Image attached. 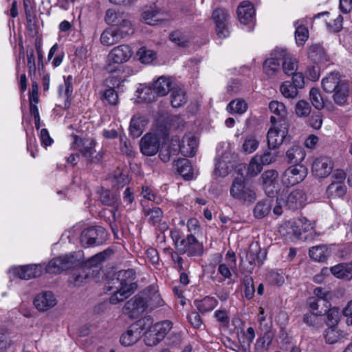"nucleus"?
<instances>
[{
	"mask_svg": "<svg viewBox=\"0 0 352 352\" xmlns=\"http://www.w3.org/2000/svg\"><path fill=\"white\" fill-rule=\"evenodd\" d=\"M323 90L332 94V99L336 104L344 106L349 104L352 93V86L339 72H331L322 78Z\"/></svg>",
	"mask_w": 352,
	"mask_h": 352,
	"instance_id": "obj_1",
	"label": "nucleus"
},
{
	"mask_svg": "<svg viewBox=\"0 0 352 352\" xmlns=\"http://www.w3.org/2000/svg\"><path fill=\"white\" fill-rule=\"evenodd\" d=\"M133 52L128 45H120L110 50L107 55L104 69L109 74H120L123 72L124 63L131 57Z\"/></svg>",
	"mask_w": 352,
	"mask_h": 352,
	"instance_id": "obj_2",
	"label": "nucleus"
},
{
	"mask_svg": "<svg viewBox=\"0 0 352 352\" xmlns=\"http://www.w3.org/2000/svg\"><path fill=\"white\" fill-rule=\"evenodd\" d=\"M116 277L109 280L106 288L111 291L113 288H120L131 294L134 293L138 287L135 282V272L133 269L120 270L116 274Z\"/></svg>",
	"mask_w": 352,
	"mask_h": 352,
	"instance_id": "obj_3",
	"label": "nucleus"
},
{
	"mask_svg": "<svg viewBox=\"0 0 352 352\" xmlns=\"http://www.w3.org/2000/svg\"><path fill=\"white\" fill-rule=\"evenodd\" d=\"M151 323L147 324L148 329L142 333L144 343L149 346L157 345L173 327V323L170 320H164L153 325H151Z\"/></svg>",
	"mask_w": 352,
	"mask_h": 352,
	"instance_id": "obj_4",
	"label": "nucleus"
},
{
	"mask_svg": "<svg viewBox=\"0 0 352 352\" xmlns=\"http://www.w3.org/2000/svg\"><path fill=\"white\" fill-rule=\"evenodd\" d=\"M230 195L243 203L252 204L256 199L254 190L248 185L243 177L235 178L230 186Z\"/></svg>",
	"mask_w": 352,
	"mask_h": 352,
	"instance_id": "obj_5",
	"label": "nucleus"
},
{
	"mask_svg": "<svg viewBox=\"0 0 352 352\" xmlns=\"http://www.w3.org/2000/svg\"><path fill=\"white\" fill-rule=\"evenodd\" d=\"M107 239V232L101 226H91L85 229L80 234V241L83 247L89 248L103 244Z\"/></svg>",
	"mask_w": 352,
	"mask_h": 352,
	"instance_id": "obj_6",
	"label": "nucleus"
},
{
	"mask_svg": "<svg viewBox=\"0 0 352 352\" xmlns=\"http://www.w3.org/2000/svg\"><path fill=\"white\" fill-rule=\"evenodd\" d=\"M96 144V142L93 138H81L76 135L74 136V148L90 163H99L102 159V155L99 153L94 155Z\"/></svg>",
	"mask_w": 352,
	"mask_h": 352,
	"instance_id": "obj_7",
	"label": "nucleus"
},
{
	"mask_svg": "<svg viewBox=\"0 0 352 352\" xmlns=\"http://www.w3.org/2000/svg\"><path fill=\"white\" fill-rule=\"evenodd\" d=\"M151 322V318L148 316L131 324L120 337L122 345L129 346L136 343L142 337V331L146 329V324Z\"/></svg>",
	"mask_w": 352,
	"mask_h": 352,
	"instance_id": "obj_8",
	"label": "nucleus"
},
{
	"mask_svg": "<svg viewBox=\"0 0 352 352\" xmlns=\"http://www.w3.org/2000/svg\"><path fill=\"white\" fill-rule=\"evenodd\" d=\"M178 252L186 254L188 256H200L204 253V245L199 242L194 234H188L177 245Z\"/></svg>",
	"mask_w": 352,
	"mask_h": 352,
	"instance_id": "obj_9",
	"label": "nucleus"
},
{
	"mask_svg": "<svg viewBox=\"0 0 352 352\" xmlns=\"http://www.w3.org/2000/svg\"><path fill=\"white\" fill-rule=\"evenodd\" d=\"M268 148L270 149L278 148L283 142L290 141L288 136V128L286 122L280 123L278 126L270 129L267 135Z\"/></svg>",
	"mask_w": 352,
	"mask_h": 352,
	"instance_id": "obj_10",
	"label": "nucleus"
},
{
	"mask_svg": "<svg viewBox=\"0 0 352 352\" xmlns=\"http://www.w3.org/2000/svg\"><path fill=\"white\" fill-rule=\"evenodd\" d=\"M307 168L303 165H293L287 168L281 175L283 184L293 186L302 182L307 175Z\"/></svg>",
	"mask_w": 352,
	"mask_h": 352,
	"instance_id": "obj_11",
	"label": "nucleus"
},
{
	"mask_svg": "<svg viewBox=\"0 0 352 352\" xmlns=\"http://www.w3.org/2000/svg\"><path fill=\"white\" fill-rule=\"evenodd\" d=\"M78 264V259L74 254L61 256L51 260L45 267L46 272L50 274H60L76 267Z\"/></svg>",
	"mask_w": 352,
	"mask_h": 352,
	"instance_id": "obj_12",
	"label": "nucleus"
},
{
	"mask_svg": "<svg viewBox=\"0 0 352 352\" xmlns=\"http://www.w3.org/2000/svg\"><path fill=\"white\" fill-rule=\"evenodd\" d=\"M147 311V308L140 293L128 300L123 307V312L131 318H137L144 312Z\"/></svg>",
	"mask_w": 352,
	"mask_h": 352,
	"instance_id": "obj_13",
	"label": "nucleus"
},
{
	"mask_svg": "<svg viewBox=\"0 0 352 352\" xmlns=\"http://www.w3.org/2000/svg\"><path fill=\"white\" fill-rule=\"evenodd\" d=\"M148 311L162 307L164 302L156 286L151 285L140 292Z\"/></svg>",
	"mask_w": 352,
	"mask_h": 352,
	"instance_id": "obj_14",
	"label": "nucleus"
},
{
	"mask_svg": "<svg viewBox=\"0 0 352 352\" xmlns=\"http://www.w3.org/2000/svg\"><path fill=\"white\" fill-rule=\"evenodd\" d=\"M278 173L271 169L265 171L261 176L263 188L268 197H274L279 188Z\"/></svg>",
	"mask_w": 352,
	"mask_h": 352,
	"instance_id": "obj_15",
	"label": "nucleus"
},
{
	"mask_svg": "<svg viewBox=\"0 0 352 352\" xmlns=\"http://www.w3.org/2000/svg\"><path fill=\"white\" fill-rule=\"evenodd\" d=\"M160 140L159 137L153 133H146L140 140V147L143 155H155L160 151Z\"/></svg>",
	"mask_w": 352,
	"mask_h": 352,
	"instance_id": "obj_16",
	"label": "nucleus"
},
{
	"mask_svg": "<svg viewBox=\"0 0 352 352\" xmlns=\"http://www.w3.org/2000/svg\"><path fill=\"white\" fill-rule=\"evenodd\" d=\"M228 14L223 9H216L213 11L212 18L215 23V30L219 38H226L229 36L230 31L227 21Z\"/></svg>",
	"mask_w": 352,
	"mask_h": 352,
	"instance_id": "obj_17",
	"label": "nucleus"
},
{
	"mask_svg": "<svg viewBox=\"0 0 352 352\" xmlns=\"http://www.w3.org/2000/svg\"><path fill=\"white\" fill-rule=\"evenodd\" d=\"M276 57H279L283 61V71L287 76H291L298 69V63L296 58L293 57L285 49H275Z\"/></svg>",
	"mask_w": 352,
	"mask_h": 352,
	"instance_id": "obj_18",
	"label": "nucleus"
},
{
	"mask_svg": "<svg viewBox=\"0 0 352 352\" xmlns=\"http://www.w3.org/2000/svg\"><path fill=\"white\" fill-rule=\"evenodd\" d=\"M99 199L103 205L113 208L110 212L111 213L113 221H115L116 220L117 208L121 203L119 194L116 192L102 188L100 192Z\"/></svg>",
	"mask_w": 352,
	"mask_h": 352,
	"instance_id": "obj_19",
	"label": "nucleus"
},
{
	"mask_svg": "<svg viewBox=\"0 0 352 352\" xmlns=\"http://www.w3.org/2000/svg\"><path fill=\"white\" fill-rule=\"evenodd\" d=\"M333 165L332 161L329 157H318L312 164V174L318 178L327 177L331 173Z\"/></svg>",
	"mask_w": 352,
	"mask_h": 352,
	"instance_id": "obj_20",
	"label": "nucleus"
},
{
	"mask_svg": "<svg viewBox=\"0 0 352 352\" xmlns=\"http://www.w3.org/2000/svg\"><path fill=\"white\" fill-rule=\"evenodd\" d=\"M57 302L53 292L47 291L38 294L35 296L33 303L38 311H45L56 306Z\"/></svg>",
	"mask_w": 352,
	"mask_h": 352,
	"instance_id": "obj_21",
	"label": "nucleus"
},
{
	"mask_svg": "<svg viewBox=\"0 0 352 352\" xmlns=\"http://www.w3.org/2000/svg\"><path fill=\"white\" fill-rule=\"evenodd\" d=\"M236 13L241 23L251 26L254 25L255 10L250 2H241L237 8Z\"/></svg>",
	"mask_w": 352,
	"mask_h": 352,
	"instance_id": "obj_22",
	"label": "nucleus"
},
{
	"mask_svg": "<svg viewBox=\"0 0 352 352\" xmlns=\"http://www.w3.org/2000/svg\"><path fill=\"white\" fill-rule=\"evenodd\" d=\"M307 195L301 190L296 189L292 191L285 200V206L289 210H297L305 206Z\"/></svg>",
	"mask_w": 352,
	"mask_h": 352,
	"instance_id": "obj_23",
	"label": "nucleus"
},
{
	"mask_svg": "<svg viewBox=\"0 0 352 352\" xmlns=\"http://www.w3.org/2000/svg\"><path fill=\"white\" fill-rule=\"evenodd\" d=\"M179 142V149L182 155L186 157H192L195 155L197 141L194 135L192 133L186 134Z\"/></svg>",
	"mask_w": 352,
	"mask_h": 352,
	"instance_id": "obj_24",
	"label": "nucleus"
},
{
	"mask_svg": "<svg viewBox=\"0 0 352 352\" xmlns=\"http://www.w3.org/2000/svg\"><path fill=\"white\" fill-rule=\"evenodd\" d=\"M12 270L19 278L29 280L39 276L42 273V267L38 265H28L14 267Z\"/></svg>",
	"mask_w": 352,
	"mask_h": 352,
	"instance_id": "obj_25",
	"label": "nucleus"
},
{
	"mask_svg": "<svg viewBox=\"0 0 352 352\" xmlns=\"http://www.w3.org/2000/svg\"><path fill=\"white\" fill-rule=\"evenodd\" d=\"M142 214L147 222L153 226H159L164 217L163 211L160 208L146 206L143 203Z\"/></svg>",
	"mask_w": 352,
	"mask_h": 352,
	"instance_id": "obj_26",
	"label": "nucleus"
},
{
	"mask_svg": "<svg viewBox=\"0 0 352 352\" xmlns=\"http://www.w3.org/2000/svg\"><path fill=\"white\" fill-rule=\"evenodd\" d=\"M173 87L171 78L165 76L159 77L152 85L153 91L159 96H166Z\"/></svg>",
	"mask_w": 352,
	"mask_h": 352,
	"instance_id": "obj_27",
	"label": "nucleus"
},
{
	"mask_svg": "<svg viewBox=\"0 0 352 352\" xmlns=\"http://www.w3.org/2000/svg\"><path fill=\"white\" fill-rule=\"evenodd\" d=\"M193 302L201 314L212 311L218 305V300L210 296H206L201 299H195Z\"/></svg>",
	"mask_w": 352,
	"mask_h": 352,
	"instance_id": "obj_28",
	"label": "nucleus"
},
{
	"mask_svg": "<svg viewBox=\"0 0 352 352\" xmlns=\"http://www.w3.org/2000/svg\"><path fill=\"white\" fill-rule=\"evenodd\" d=\"M269 109L270 111L275 114L278 118H276L274 116H271L270 121L272 123L275 122H285L284 118L287 116V109L285 105L280 102L278 101H272L269 104Z\"/></svg>",
	"mask_w": 352,
	"mask_h": 352,
	"instance_id": "obj_29",
	"label": "nucleus"
},
{
	"mask_svg": "<svg viewBox=\"0 0 352 352\" xmlns=\"http://www.w3.org/2000/svg\"><path fill=\"white\" fill-rule=\"evenodd\" d=\"M331 274L338 278L352 279V262L339 263L330 268Z\"/></svg>",
	"mask_w": 352,
	"mask_h": 352,
	"instance_id": "obj_30",
	"label": "nucleus"
},
{
	"mask_svg": "<svg viewBox=\"0 0 352 352\" xmlns=\"http://www.w3.org/2000/svg\"><path fill=\"white\" fill-rule=\"evenodd\" d=\"M74 270L69 280L76 286H80L87 279L89 278L90 271L82 265L79 263L74 267Z\"/></svg>",
	"mask_w": 352,
	"mask_h": 352,
	"instance_id": "obj_31",
	"label": "nucleus"
},
{
	"mask_svg": "<svg viewBox=\"0 0 352 352\" xmlns=\"http://www.w3.org/2000/svg\"><path fill=\"white\" fill-rule=\"evenodd\" d=\"M305 151L303 148L294 145L289 148L286 152V160L289 164H298L305 157Z\"/></svg>",
	"mask_w": 352,
	"mask_h": 352,
	"instance_id": "obj_32",
	"label": "nucleus"
},
{
	"mask_svg": "<svg viewBox=\"0 0 352 352\" xmlns=\"http://www.w3.org/2000/svg\"><path fill=\"white\" fill-rule=\"evenodd\" d=\"M121 40L120 36L114 28L105 29L100 35V42L104 46H111Z\"/></svg>",
	"mask_w": 352,
	"mask_h": 352,
	"instance_id": "obj_33",
	"label": "nucleus"
},
{
	"mask_svg": "<svg viewBox=\"0 0 352 352\" xmlns=\"http://www.w3.org/2000/svg\"><path fill=\"white\" fill-rule=\"evenodd\" d=\"M175 166L178 173L186 180H190L193 177L191 164L188 159H179L175 162Z\"/></svg>",
	"mask_w": 352,
	"mask_h": 352,
	"instance_id": "obj_34",
	"label": "nucleus"
},
{
	"mask_svg": "<svg viewBox=\"0 0 352 352\" xmlns=\"http://www.w3.org/2000/svg\"><path fill=\"white\" fill-rule=\"evenodd\" d=\"M272 58H267L263 63V70L265 73L270 76L275 75L277 72H280V62L279 57H276L275 50L272 53Z\"/></svg>",
	"mask_w": 352,
	"mask_h": 352,
	"instance_id": "obj_35",
	"label": "nucleus"
},
{
	"mask_svg": "<svg viewBox=\"0 0 352 352\" xmlns=\"http://www.w3.org/2000/svg\"><path fill=\"white\" fill-rule=\"evenodd\" d=\"M170 102L175 108H178L186 102V96L185 91L179 87H173L170 91Z\"/></svg>",
	"mask_w": 352,
	"mask_h": 352,
	"instance_id": "obj_36",
	"label": "nucleus"
},
{
	"mask_svg": "<svg viewBox=\"0 0 352 352\" xmlns=\"http://www.w3.org/2000/svg\"><path fill=\"white\" fill-rule=\"evenodd\" d=\"M309 256L318 262H324L328 257L327 248L325 245H320L311 248L309 251Z\"/></svg>",
	"mask_w": 352,
	"mask_h": 352,
	"instance_id": "obj_37",
	"label": "nucleus"
},
{
	"mask_svg": "<svg viewBox=\"0 0 352 352\" xmlns=\"http://www.w3.org/2000/svg\"><path fill=\"white\" fill-rule=\"evenodd\" d=\"M114 28L120 36L121 39L126 36L133 34L134 32L133 25L126 15Z\"/></svg>",
	"mask_w": 352,
	"mask_h": 352,
	"instance_id": "obj_38",
	"label": "nucleus"
},
{
	"mask_svg": "<svg viewBox=\"0 0 352 352\" xmlns=\"http://www.w3.org/2000/svg\"><path fill=\"white\" fill-rule=\"evenodd\" d=\"M125 16L126 14L124 12H117L116 10L110 8L106 11L104 21L108 25L117 26Z\"/></svg>",
	"mask_w": 352,
	"mask_h": 352,
	"instance_id": "obj_39",
	"label": "nucleus"
},
{
	"mask_svg": "<svg viewBox=\"0 0 352 352\" xmlns=\"http://www.w3.org/2000/svg\"><path fill=\"white\" fill-rule=\"evenodd\" d=\"M342 337V332L338 329V327H330L324 331V338L326 343L332 344L337 342Z\"/></svg>",
	"mask_w": 352,
	"mask_h": 352,
	"instance_id": "obj_40",
	"label": "nucleus"
},
{
	"mask_svg": "<svg viewBox=\"0 0 352 352\" xmlns=\"http://www.w3.org/2000/svg\"><path fill=\"white\" fill-rule=\"evenodd\" d=\"M248 104L243 99H236L232 100L227 106V111L231 113L242 114L246 111Z\"/></svg>",
	"mask_w": 352,
	"mask_h": 352,
	"instance_id": "obj_41",
	"label": "nucleus"
},
{
	"mask_svg": "<svg viewBox=\"0 0 352 352\" xmlns=\"http://www.w3.org/2000/svg\"><path fill=\"white\" fill-rule=\"evenodd\" d=\"M248 254H252V256L254 263L261 265L265 261L267 255L265 250H261L258 243L251 244L249 250H248Z\"/></svg>",
	"mask_w": 352,
	"mask_h": 352,
	"instance_id": "obj_42",
	"label": "nucleus"
},
{
	"mask_svg": "<svg viewBox=\"0 0 352 352\" xmlns=\"http://www.w3.org/2000/svg\"><path fill=\"white\" fill-rule=\"evenodd\" d=\"M272 204L270 200L258 201L254 208V215L257 219L265 217L270 211Z\"/></svg>",
	"mask_w": 352,
	"mask_h": 352,
	"instance_id": "obj_43",
	"label": "nucleus"
},
{
	"mask_svg": "<svg viewBox=\"0 0 352 352\" xmlns=\"http://www.w3.org/2000/svg\"><path fill=\"white\" fill-rule=\"evenodd\" d=\"M143 120L140 117L133 116L130 122L129 131L133 138L140 137L143 133Z\"/></svg>",
	"mask_w": 352,
	"mask_h": 352,
	"instance_id": "obj_44",
	"label": "nucleus"
},
{
	"mask_svg": "<svg viewBox=\"0 0 352 352\" xmlns=\"http://www.w3.org/2000/svg\"><path fill=\"white\" fill-rule=\"evenodd\" d=\"M346 191V186L343 182H333L329 185L327 189V192L329 196L331 197H343Z\"/></svg>",
	"mask_w": 352,
	"mask_h": 352,
	"instance_id": "obj_45",
	"label": "nucleus"
},
{
	"mask_svg": "<svg viewBox=\"0 0 352 352\" xmlns=\"http://www.w3.org/2000/svg\"><path fill=\"white\" fill-rule=\"evenodd\" d=\"M307 303L313 313L318 315H322L323 313L327 312V309L324 310L322 309H319L320 305H325L326 308H328L329 305L328 301L323 300L322 299H318L316 297H310L308 299Z\"/></svg>",
	"mask_w": 352,
	"mask_h": 352,
	"instance_id": "obj_46",
	"label": "nucleus"
},
{
	"mask_svg": "<svg viewBox=\"0 0 352 352\" xmlns=\"http://www.w3.org/2000/svg\"><path fill=\"white\" fill-rule=\"evenodd\" d=\"M309 57L314 62H321L325 58L324 50L319 44L311 45L309 50Z\"/></svg>",
	"mask_w": 352,
	"mask_h": 352,
	"instance_id": "obj_47",
	"label": "nucleus"
},
{
	"mask_svg": "<svg viewBox=\"0 0 352 352\" xmlns=\"http://www.w3.org/2000/svg\"><path fill=\"white\" fill-rule=\"evenodd\" d=\"M298 21L294 23V26L296 27L295 31V39L298 45H302L309 37V32L307 27L298 25Z\"/></svg>",
	"mask_w": 352,
	"mask_h": 352,
	"instance_id": "obj_48",
	"label": "nucleus"
},
{
	"mask_svg": "<svg viewBox=\"0 0 352 352\" xmlns=\"http://www.w3.org/2000/svg\"><path fill=\"white\" fill-rule=\"evenodd\" d=\"M263 169V165L258 160V156L255 155L253 157L248 166L247 175L250 177H254L258 175Z\"/></svg>",
	"mask_w": 352,
	"mask_h": 352,
	"instance_id": "obj_49",
	"label": "nucleus"
},
{
	"mask_svg": "<svg viewBox=\"0 0 352 352\" xmlns=\"http://www.w3.org/2000/svg\"><path fill=\"white\" fill-rule=\"evenodd\" d=\"M283 96L287 98H294L298 95V89L289 80L285 81L280 87Z\"/></svg>",
	"mask_w": 352,
	"mask_h": 352,
	"instance_id": "obj_50",
	"label": "nucleus"
},
{
	"mask_svg": "<svg viewBox=\"0 0 352 352\" xmlns=\"http://www.w3.org/2000/svg\"><path fill=\"white\" fill-rule=\"evenodd\" d=\"M309 97L312 105L318 110L322 109L324 102L318 88H312L309 91Z\"/></svg>",
	"mask_w": 352,
	"mask_h": 352,
	"instance_id": "obj_51",
	"label": "nucleus"
},
{
	"mask_svg": "<svg viewBox=\"0 0 352 352\" xmlns=\"http://www.w3.org/2000/svg\"><path fill=\"white\" fill-rule=\"evenodd\" d=\"M252 254H248V251L245 252L243 255L240 256L241 262L240 265L241 267L248 273H252L256 265L254 260L252 256Z\"/></svg>",
	"mask_w": 352,
	"mask_h": 352,
	"instance_id": "obj_52",
	"label": "nucleus"
},
{
	"mask_svg": "<svg viewBox=\"0 0 352 352\" xmlns=\"http://www.w3.org/2000/svg\"><path fill=\"white\" fill-rule=\"evenodd\" d=\"M137 56L140 61L144 64H149L155 58V53L153 50H147L145 47L139 49Z\"/></svg>",
	"mask_w": 352,
	"mask_h": 352,
	"instance_id": "obj_53",
	"label": "nucleus"
},
{
	"mask_svg": "<svg viewBox=\"0 0 352 352\" xmlns=\"http://www.w3.org/2000/svg\"><path fill=\"white\" fill-rule=\"evenodd\" d=\"M169 38L172 42L179 47H186L189 42L188 36L180 30L171 32L169 34Z\"/></svg>",
	"mask_w": 352,
	"mask_h": 352,
	"instance_id": "obj_54",
	"label": "nucleus"
},
{
	"mask_svg": "<svg viewBox=\"0 0 352 352\" xmlns=\"http://www.w3.org/2000/svg\"><path fill=\"white\" fill-rule=\"evenodd\" d=\"M113 293L109 298V302L112 305H116L129 297L132 294L120 288H113Z\"/></svg>",
	"mask_w": 352,
	"mask_h": 352,
	"instance_id": "obj_55",
	"label": "nucleus"
},
{
	"mask_svg": "<svg viewBox=\"0 0 352 352\" xmlns=\"http://www.w3.org/2000/svg\"><path fill=\"white\" fill-rule=\"evenodd\" d=\"M340 309L338 307H333L328 309L327 312L326 324L330 327H337L340 321Z\"/></svg>",
	"mask_w": 352,
	"mask_h": 352,
	"instance_id": "obj_56",
	"label": "nucleus"
},
{
	"mask_svg": "<svg viewBox=\"0 0 352 352\" xmlns=\"http://www.w3.org/2000/svg\"><path fill=\"white\" fill-rule=\"evenodd\" d=\"M258 141L253 136H248L242 145V151L245 154L254 152L258 147Z\"/></svg>",
	"mask_w": 352,
	"mask_h": 352,
	"instance_id": "obj_57",
	"label": "nucleus"
},
{
	"mask_svg": "<svg viewBox=\"0 0 352 352\" xmlns=\"http://www.w3.org/2000/svg\"><path fill=\"white\" fill-rule=\"evenodd\" d=\"M295 112L298 117H307L311 112V106L307 101L301 100L296 103Z\"/></svg>",
	"mask_w": 352,
	"mask_h": 352,
	"instance_id": "obj_58",
	"label": "nucleus"
},
{
	"mask_svg": "<svg viewBox=\"0 0 352 352\" xmlns=\"http://www.w3.org/2000/svg\"><path fill=\"white\" fill-rule=\"evenodd\" d=\"M243 283L244 285V295L246 298L251 299L253 298L255 293V288L254 286V280L252 277L245 276L243 278Z\"/></svg>",
	"mask_w": 352,
	"mask_h": 352,
	"instance_id": "obj_59",
	"label": "nucleus"
},
{
	"mask_svg": "<svg viewBox=\"0 0 352 352\" xmlns=\"http://www.w3.org/2000/svg\"><path fill=\"white\" fill-rule=\"evenodd\" d=\"M272 150L268 148L262 155L258 156V160L263 166L269 165L276 161L278 153L276 151H272Z\"/></svg>",
	"mask_w": 352,
	"mask_h": 352,
	"instance_id": "obj_60",
	"label": "nucleus"
},
{
	"mask_svg": "<svg viewBox=\"0 0 352 352\" xmlns=\"http://www.w3.org/2000/svg\"><path fill=\"white\" fill-rule=\"evenodd\" d=\"M72 80V76H68L66 78H65L63 86L60 87V95L63 96L66 100L69 99L73 92Z\"/></svg>",
	"mask_w": 352,
	"mask_h": 352,
	"instance_id": "obj_61",
	"label": "nucleus"
},
{
	"mask_svg": "<svg viewBox=\"0 0 352 352\" xmlns=\"http://www.w3.org/2000/svg\"><path fill=\"white\" fill-rule=\"evenodd\" d=\"M142 17L146 23L151 25H156L157 22L160 20L158 17V13L153 10H146L144 11L142 14Z\"/></svg>",
	"mask_w": 352,
	"mask_h": 352,
	"instance_id": "obj_62",
	"label": "nucleus"
},
{
	"mask_svg": "<svg viewBox=\"0 0 352 352\" xmlns=\"http://www.w3.org/2000/svg\"><path fill=\"white\" fill-rule=\"evenodd\" d=\"M104 259V253H98L88 258L82 265L85 266L89 271L94 267H98Z\"/></svg>",
	"mask_w": 352,
	"mask_h": 352,
	"instance_id": "obj_63",
	"label": "nucleus"
},
{
	"mask_svg": "<svg viewBox=\"0 0 352 352\" xmlns=\"http://www.w3.org/2000/svg\"><path fill=\"white\" fill-rule=\"evenodd\" d=\"M272 338L269 333H265L263 336L259 337L254 344V349L257 352L263 350L266 346L270 345Z\"/></svg>",
	"mask_w": 352,
	"mask_h": 352,
	"instance_id": "obj_64",
	"label": "nucleus"
}]
</instances>
